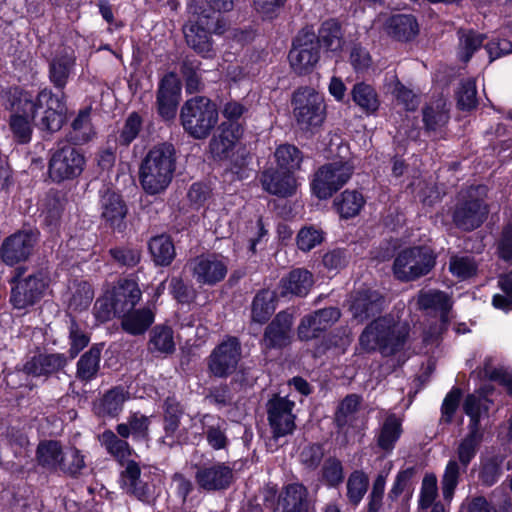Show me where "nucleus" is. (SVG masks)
<instances>
[{
	"label": "nucleus",
	"mask_w": 512,
	"mask_h": 512,
	"mask_svg": "<svg viewBox=\"0 0 512 512\" xmlns=\"http://www.w3.org/2000/svg\"><path fill=\"white\" fill-rule=\"evenodd\" d=\"M353 101L366 113L378 110L380 102L375 89L366 83H356L351 91Z\"/></svg>",
	"instance_id": "nucleus-49"
},
{
	"label": "nucleus",
	"mask_w": 512,
	"mask_h": 512,
	"mask_svg": "<svg viewBox=\"0 0 512 512\" xmlns=\"http://www.w3.org/2000/svg\"><path fill=\"white\" fill-rule=\"evenodd\" d=\"M150 350L160 353H172L175 350L173 331L167 326H156L149 341Z\"/></svg>",
	"instance_id": "nucleus-56"
},
{
	"label": "nucleus",
	"mask_w": 512,
	"mask_h": 512,
	"mask_svg": "<svg viewBox=\"0 0 512 512\" xmlns=\"http://www.w3.org/2000/svg\"><path fill=\"white\" fill-rule=\"evenodd\" d=\"M463 471L460 464L456 460H449L442 479H441V490L445 501L450 502L453 498L456 487L459 484L460 475Z\"/></svg>",
	"instance_id": "nucleus-55"
},
{
	"label": "nucleus",
	"mask_w": 512,
	"mask_h": 512,
	"mask_svg": "<svg viewBox=\"0 0 512 512\" xmlns=\"http://www.w3.org/2000/svg\"><path fill=\"white\" fill-rule=\"evenodd\" d=\"M449 120L448 108L443 99H437L429 103L423 109V122L428 131H436L443 127Z\"/></svg>",
	"instance_id": "nucleus-45"
},
{
	"label": "nucleus",
	"mask_w": 512,
	"mask_h": 512,
	"mask_svg": "<svg viewBox=\"0 0 512 512\" xmlns=\"http://www.w3.org/2000/svg\"><path fill=\"white\" fill-rule=\"evenodd\" d=\"M340 316V310L336 307L320 309L304 316L297 329L299 339L307 341L318 337L337 322Z\"/></svg>",
	"instance_id": "nucleus-16"
},
{
	"label": "nucleus",
	"mask_w": 512,
	"mask_h": 512,
	"mask_svg": "<svg viewBox=\"0 0 512 512\" xmlns=\"http://www.w3.org/2000/svg\"><path fill=\"white\" fill-rule=\"evenodd\" d=\"M194 277L199 283L213 285L221 281L226 273V265L218 258H195L191 263Z\"/></svg>",
	"instance_id": "nucleus-29"
},
{
	"label": "nucleus",
	"mask_w": 512,
	"mask_h": 512,
	"mask_svg": "<svg viewBox=\"0 0 512 512\" xmlns=\"http://www.w3.org/2000/svg\"><path fill=\"white\" fill-rule=\"evenodd\" d=\"M200 423L207 444L213 450H224L229 445L228 423L225 419L212 414H204Z\"/></svg>",
	"instance_id": "nucleus-25"
},
{
	"label": "nucleus",
	"mask_w": 512,
	"mask_h": 512,
	"mask_svg": "<svg viewBox=\"0 0 512 512\" xmlns=\"http://www.w3.org/2000/svg\"><path fill=\"white\" fill-rule=\"evenodd\" d=\"M438 496V485H437V477L435 474L430 473L426 474L423 477L421 489H420V497H419V508L427 509L431 507L435 502Z\"/></svg>",
	"instance_id": "nucleus-61"
},
{
	"label": "nucleus",
	"mask_w": 512,
	"mask_h": 512,
	"mask_svg": "<svg viewBox=\"0 0 512 512\" xmlns=\"http://www.w3.org/2000/svg\"><path fill=\"white\" fill-rule=\"evenodd\" d=\"M401 434V419L396 414L389 413L380 424L376 434L377 446L384 451L385 454H390L395 448Z\"/></svg>",
	"instance_id": "nucleus-33"
},
{
	"label": "nucleus",
	"mask_w": 512,
	"mask_h": 512,
	"mask_svg": "<svg viewBox=\"0 0 512 512\" xmlns=\"http://www.w3.org/2000/svg\"><path fill=\"white\" fill-rule=\"evenodd\" d=\"M458 35V57L459 59L467 63L474 53L481 48L486 36L482 33L474 31L473 29L460 28L457 31Z\"/></svg>",
	"instance_id": "nucleus-39"
},
{
	"label": "nucleus",
	"mask_w": 512,
	"mask_h": 512,
	"mask_svg": "<svg viewBox=\"0 0 512 512\" xmlns=\"http://www.w3.org/2000/svg\"><path fill=\"white\" fill-rule=\"evenodd\" d=\"M353 174L348 162H331L322 165L314 174L311 190L319 199H328L345 185Z\"/></svg>",
	"instance_id": "nucleus-8"
},
{
	"label": "nucleus",
	"mask_w": 512,
	"mask_h": 512,
	"mask_svg": "<svg viewBox=\"0 0 512 512\" xmlns=\"http://www.w3.org/2000/svg\"><path fill=\"white\" fill-rule=\"evenodd\" d=\"M218 120L217 105L205 96L188 99L180 110V121L184 131L197 140L207 138Z\"/></svg>",
	"instance_id": "nucleus-4"
},
{
	"label": "nucleus",
	"mask_w": 512,
	"mask_h": 512,
	"mask_svg": "<svg viewBox=\"0 0 512 512\" xmlns=\"http://www.w3.org/2000/svg\"><path fill=\"white\" fill-rule=\"evenodd\" d=\"M176 169V149L164 142L151 148L139 167V181L150 195L164 192L170 185Z\"/></svg>",
	"instance_id": "nucleus-1"
},
{
	"label": "nucleus",
	"mask_w": 512,
	"mask_h": 512,
	"mask_svg": "<svg viewBox=\"0 0 512 512\" xmlns=\"http://www.w3.org/2000/svg\"><path fill=\"white\" fill-rule=\"evenodd\" d=\"M384 29L390 37L397 41H410L419 32L416 18L407 14L392 15L386 20Z\"/></svg>",
	"instance_id": "nucleus-32"
},
{
	"label": "nucleus",
	"mask_w": 512,
	"mask_h": 512,
	"mask_svg": "<svg viewBox=\"0 0 512 512\" xmlns=\"http://www.w3.org/2000/svg\"><path fill=\"white\" fill-rule=\"evenodd\" d=\"M184 408L175 397H167L163 404V431L160 441L172 448L181 445L186 440V431L181 429V418Z\"/></svg>",
	"instance_id": "nucleus-14"
},
{
	"label": "nucleus",
	"mask_w": 512,
	"mask_h": 512,
	"mask_svg": "<svg viewBox=\"0 0 512 512\" xmlns=\"http://www.w3.org/2000/svg\"><path fill=\"white\" fill-rule=\"evenodd\" d=\"M281 512H308V490L299 483H290L283 487L278 497Z\"/></svg>",
	"instance_id": "nucleus-27"
},
{
	"label": "nucleus",
	"mask_w": 512,
	"mask_h": 512,
	"mask_svg": "<svg viewBox=\"0 0 512 512\" xmlns=\"http://www.w3.org/2000/svg\"><path fill=\"white\" fill-rule=\"evenodd\" d=\"M45 287L46 281L42 273L18 280L11 292L12 305L16 309H26L34 305L42 297Z\"/></svg>",
	"instance_id": "nucleus-15"
},
{
	"label": "nucleus",
	"mask_w": 512,
	"mask_h": 512,
	"mask_svg": "<svg viewBox=\"0 0 512 512\" xmlns=\"http://www.w3.org/2000/svg\"><path fill=\"white\" fill-rule=\"evenodd\" d=\"M100 205L101 218L105 224L113 230L123 231L126 227L127 206L122 197L113 191H106Z\"/></svg>",
	"instance_id": "nucleus-20"
},
{
	"label": "nucleus",
	"mask_w": 512,
	"mask_h": 512,
	"mask_svg": "<svg viewBox=\"0 0 512 512\" xmlns=\"http://www.w3.org/2000/svg\"><path fill=\"white\" fill-rule=\"evenodd\" d=\"M342 218H352L359 214L365 204L363 195L356 190H345L334 202Z\"/></svg>",
	"instance_id": "nucleus-48"
},
{
	"label": "nucleus",
	"mask_w": 512,
	"mask_h": 512,
	"mask_svg": "<svg viewBox=\"0 0 512 512\" xmlns=\"http://www.w3.org/2000/svg\"><path fill=\"white\" fill-rule=\"evenodd\" d=\"M191 18L183 27L187 45L203 58H213L215 49L211 34L225 32L226 23L220 14L203 9L198 4L189 5Z\"/></svg>",
	"instance_id": "nucleus-2"
},
{
	"label": "nucleus",
	"mask_w": 512,
	"mask_h": 512,
	"mask_svg": "<svg viewBox=\"0 0 512 512\" xmlns=\"http://www.w3.org/2000/svg\"><path fill=\"white\" fill-rule=\"evenodd\" d=\"M319 47L322 45L327 51L339 52L342 50L345 40L341 24L336 19L324 21L316 35Z\"/></svg>",
	"instance_id": "nucleus-36"
},
{
	"label": "nucleus",
	"mask_w": 512,
	"mask_h": 512,
	"mask_svg": "<svg viewBox=\"0 0 512 512\" xmlns=\"http://www.w3.org/2000/svg\"><path fill=\"white\" fill-rule=\"evenodd\" d=\"M108 291L112 296L118 316L132 310L142 297L137 282L132 279H121Z\"/></svg>",
	"instance_id": "nucleus-24"
},
{
	"label": "nucleus",
	"mask_w": 512,
	"mask_h": 512,
	"mask_svg": "<svg viewBox=\"0 0 512 512\" xmlns=\"http://www.w3.org/2000/svg\"><path fill=\"white\" fill-rule=\"evenodd\" d=\"M384 298L372 289L357 291L351 297L350 310L355 319L363 322L368 318L379 314L382 310Z\"/></svg>",
	"instance_id": "nucleus-21"
},
{
	"label": "nucleus",
	"mask_w": 512,
	"mask_h": 512,
	"mask_svg": "<svg viewBox=\"0 0 512 512\" xmlns=\"http://www.w3.org/2000/svg\"><path fill=\"white\" fill-rule=\"evenodd\" d=\"M281 284L282 295L292 294L302 297L307 295L312 287V274L307 270L295 269L281 280Z\"/></svg>",
	"instance_id": "nucleus-38"
},
{
	"label": "nucleus",
	"mask_w": 512,
	"mask_h": 512,
	"mask_svg": "<svg viewBox=\"0 0 512 512\" xmlns=\"http://www.w3.org/2000/svg\"><path fill=\"white\" fill-rule=\"evenodd\" d=\"M76 65V56L72 50H63L49 62V80L56 89L63 90Z\"/></svg>",
	"instance_id": "nucleus-26"
},
{
	"label": "nucleus",
	"mask_w": 512,
	"mask_h": 512,
	"mask_svg": "<svg viewBox=\"0 0 512 512\" xmlns=\"http://www.w3.org/2000/svg\"><path fill=\"white\" fill-rule=\"evenodd\" d=\"M101 347L92 346L77 362L76 376L81 381H91L100 370Z\"/></svg>",
	"instance_id": "nucleus-41"
},
{
	"label": "nucleus",
	"mask_w": 512,
	"mask_h": 512,
	"mask_svg": "<svg viewBox=\"0 0 512 512\" xmlns=\"http://www.w3.org/2000/svg\"><path fill=\"white\" fill-rule=\"evenodd\" d=\"M418 304L421 309L440 312L442 318L446 317L452 307L450 296L440 290L421 291L418 295Z\"/></svg>",
	"instance_id": "nucleus-43"
},
{
	"label": "nucleus",
	"mask_w": 512,
	"mask_h": 512,
	"mask_svg": "<svg viewBox=\"0 0 512 512\" xmlns=\"http://www.w3.org/2000/svg\"><path fill=\"white\" fill-rule=\"evenodd\" d=\"M409 327L395 322L392 317H381L371 322L359 337V344L366 352L379 351L390 356L403 348Z\"/></svg>",
	"instance_id": "nucleus-3"
},
{
	"label": "nucleus",
	"mask_w": 512,
	"mask_h": 512,
	"mask_svg": "<svg viewBox=\"0 0 512 512\" xmlns=\"http://www.w3.org/2000/svg\"><path fill=\"white\" fill-rule=\"evenodd\" d=\"M260 180L265 191L279 197L291 196L296 190V179L293 173L280 168L265 170Z\"/></svg>",
	"instance_id": "nucleus-23"
},
{
	"label": "nucleus",
	"mask_w": 512,
	"mask_h": 512,
	"mask_svg": "<svg viewBox=\"0 0 512 512\" xmlns=\"http://www.w3.org/2000/svg\"><path fill=\"white\" fill-rule=\"evenodd\" d=\"M487 397H480L470 394L465 398L463 409L470 417L469 429L479 430V422L482 414L486 413L489 409Z\"/></svg>",
	"instance_id": "nucleus-54"
},
{
	"label": "nucleus",
	"mask_w": 512,
	"mask_h": 512,
	"mask_svg": "<svg viewBox=\"0 0 512 512\" xmlns=\"http://www.w3.org/2000/svg\"><path fill=\"white\" fill-rule=\"evenodd\" d=\"M142 125V117L137 112L130 113L115 136L116 144L128 147L138 137Z\"/></svg>",
	"instance_id": "nucleus-51"
},
{
	"label": "nucleus",
	"mask_w": 512,
	"mask_h": 512,
	"mask_svg": "<svg viewBox=\"0 0 512 512\" xmlns=\"http://www.w3.org/2000/svg\"><path fill=\"white\" fill-rule=\"evenodd\" d=\"M84 167V155L73 145L66 144L52 151L48 175L53 182L62 183L79 177Z\"/></svg>",
	"instance_id": "nucleus-7"
},
{
	"label": "nucleus",
	"mask_w": 512,
	"mask_h": 512,
	"mask_svg": "<svg viewBox=\"0 0 512 512\" xmlns=\"http://www.w3.org/2000/svg\"><path fill=\"white\" fill-rule=\"evenodd\" d=\"M414 474L415 469L413 467L399 471L388 493V499L394 501L403 493H406L407 497L410 498L412 496L411 482Z\"/></svg>",
	"instance_id": "nucleus-60"
},
{
	"label": "nucleus",
	"mask_w": 512,
	"mask_h": 512,
	"mask_svg": "<svg viewBox=\"0 0 512 512\" xmlns=\"http://www.w3.org/2000/svg\"><path fill=\"white\" fill-rule=\"evenodd\" d=\"M37 240L36 231H18L3 241L0 256H30Z\"/></svg>",
	"instance_id": "nucleus-30"
},
{
	"label": "nucleus",
	"mask_w": 512,
	"mask_h": 512,
	"mask_svg": "<svg viewBox=\"0 0 512 512\" xmlns=\"http://www.w3.org/2000/svg\"><path fill=\"white\" fill-rule=\"evenodd\" d=\"M293 315L288 311L279 312L266 327L262 344L267 349H281L291 342Z\"/></svg>",
	"instance_id": "nucleus-18"
},
{
	"label": "nucleus",
	"mask_w": 512,
	"mask_h": 512,
	"mask_svg": "<svg viewBox=\"0 0 512 512\" xmlns=\"http://www.w3.org/2000/svg\"><path fill=\"white\" fill-rule=\"evenodd\" d=\"M295 404L285 397H274L267 404L268 421L274 439L287 436L295 429Z\"/></svg>",
	"instance_id": "nucleus-13"
},
{
	"label": "nucleus",
	"mask_w": 512,
	"mask_h": 512,
	"mask_svg": "<svg viewBox=\"0 0 512 512\" xmlns=\"http://www.w3.org/2000/svg\"><path fill=\"white\" fill-rule=\"evenodd\" d=\"M66 364L67 358L64 354H39L25 363L24 371L35 377H47L63 369Z\"/></svg>",
	"instance_id": "nucleus-28"
},
{
	"label": "nucleus",
	"mask_w": 512,
	"mask_h": 512,
	"mask_svg": "<svg viewBox=\"0 0 512 512\" xmlns=\"http://www.w3.org/2000/svg\"><path fill=\"white\" fill-rule=\"evenodd\" d=\"M122 329L131 335L144 334L149 327L153 324L155 319L154 312L148 308H140L129 310V312L121 314Z\"/></svg>",
	"instance_id": "nucleus-34"
},
{
	"label": "nucleus",
	"mask_w": 512,
	"mask_h": 512,
	"mask_svg": "<svg viewBox=\"0 0 512 512\" xmlns=\"http://www.w3.org/2000/svg\"><path fill=\"white\" fill-rule=\"evenodd\" d=\"M494 361V357L487 356L483 367L474 370L471 375L479 379L497 381L506 388L509 394H512V372L504 366H495Z\"/></svg>",
	"instance_id": "nucleus-37"
},
{
	"label": "nucleus",
	"mask_w": 512,
	"mask_h": 512,
	"mask_svg": "<svg viewBox=\"0 0 512 512\" xmlns=\"http://www.w3.org/2000/svg\"><path fill=\"white\" fill-rule=\"evenodd\" d=\"M195 469V482L206 492L226 490L234 481L233 469L225 462L195 465Z\"/></svg>",
	"instance_id": "nucleus-12"
},
{
	"label": "nucleus",
	"mask_w": 512,
	"mask_h": 512,
	"mask_svg": "<svg viewBox=\"0 0 512 512\" xmlns=\"http://www.w3.org/2000/svg\"><path fill=\"white\" fill-rule=\"evenodd\" d=\"M63 451L57 441L41 442L37 448L39 465L50 471H60L63 461Z\"/></svg>",
	"instance_id": "nucleus-40"
},
{
	"label": "nucleus",
	"mask_w": 512,
	"mask_h": 512,
	"mask_svg": "<svg viewBox=\"0 0 512 512\" xmlns=\"http://www.w3.org/2000/svg\"><path fill=\"white\" fill-rule=\"evenodd\" d=\"M293 117L301 130L310 131L320 127L326 117L323 96L314 88L304 86L296 89L291 98Z\"/></svg>",
	"instance_id": "nucleus-6"
},
{
	"label": "nucleus",
	"mask_w": 512,
	"mask_h": 512,
	"mask_svg": "<svg viewBox=\"0 0 512 512\" xmlns=\"http://www.w3.org/2000/svg\"><path fill=\"white\" fill-rule=\"evenodd\" d=\"M288 59L297 74L301 75L312 71L320 59L319 41H317L314 31L308 28L299 31L293 40Z\"/></svg>",
	"instance_id": "nucleus-9"
},
{
	"label": "nucleus",
	"mask_w": 512,
	"mask_h": 512,
	"mask_svg": "<svg viewBox=\"0 0 512 512\" xmlns=\"http://www.w3.org/2000/svg\"><path fill=\"white\" fill-rule=\"evenodd\" d=\"M347 498L353 505H358L367 492L369 478L361 470L353 471L347 479Z\"/></svg>",
	"instance_id": "nucleus-53"
},
{
	"label": "nucleus",
	"mask_w": 512,
	"mask_h": 512,
	"mask_svg": "<svg viewBox=\"0 0 512 512\" xmlns=\"http://www.w3.org/2000/svg\"><path fill=\"white\" fill-rule=\"evenodd\" d=\"M322 477L328 486H338L344 479L342 463L333 457L326 459L322 466Z\"/></svg>",
	"instance_id": "nucleus-63"
},
{
	"label": "nucleus",
	"mask_w": 512,
	"mask_h": 512,
	"mask_svg": "<svg viewBox=\"0 0 512 512\" xmlns=\"http://www.w3.org/2000/svg\"><path fill=\"white\" fill-rule=\"evenodd\" d=\"M179 93L180 87L176 75L172 72L164 75L156 93L157 112L163 120L170 121L175 118Z\"/></svg>",
	"instance_id": "nucleus-17"
},
{
	"label": "nucleus",
	"mask_w": 512,
	"mask_h": 512,
	"mask_svg": "<svg viewBox=\"0 0 512 512\" xmlns=\"http://www.w3.org/2000/svg\"><path fill=\"white\" fill-rule=\"evenodd\" d=\"M20 102L25 103L32 118H37L42 110L41 117L35 123L39 129L51 133L61 129L66 114L64 95L59 96L45 88L38 93L34 100L25 92L24 95H20Z\"/></svg>",
	"instance_id": "nucleus-5"
},
{
	"label": "nucleus",
	"mask_w": 512,
	"mask_h": 512,
	"mask_svg": "<svg viewBox=\"0 0 512 512\" xmlns=\"http://www.w3.org/2000/svg\"><path fill=\"white\" fill-rule=\"evenodd\" d=\"M457 106L461 110H471L477 106L476 83L472 79L460 82L456 91Z\"/></svg>",
	"instance_id": "nucleus-59"
},
{
	"label": "nucleus",
	"mask_w": 512,
	"mask_h": 512,
	"mask_svg": "<svg viewBox=\"0 0 512 512\" xmlns=\"http://www.w3.org/2000/svg\"><path fill=\"white\" fill-rule=\"evenodd\" d=\"M126 438H119L113 431L105 430L99 437L102 446L119 462L129 461L132 449Z\"/></svg>",
	"instance_id": "nucleus-47"
},
{
	"label": "nucleus",
	"mask_w": 512,
	"mask_h": 512,
	"mask_svg": "<svg viewBox=\"0 0 512 512\" xmlns=\"http://www.w3.org/2000/svg\"><path fill=\"white\" fill-rule=\"evenodd\" d=\"M129 398L127 389L121 386L108 390L95 404V412L99 416L116 417L123 409V405Z\"/></svg>",
	"instance_id": "nucleus-35"
},
{
	"label": "nucleus",
	"mask_w": 512,
	"mask_h": 512,
	"mask_svg": "<svg viewBox=\"0 0 512 512\" xmlns=\"http://www.w3.org/2000/svg\"><path fill=\"white\" fill-rule=\"evenodd\" d=\"M435 265L434 258H395V276L403 281H411L426 275Z\"/></svg>",
	"instance_id": "nucleus-31"
},
{
	"label": "nucleus",
	"mask_w": 512,
	"mask_h": 512,
	"mask_svg": "<svg viewBox=\"0 0 512 512\" xmlns=\"http://www.w3.org/2000/svg\"><path fill=\"white\" fill-rule=\"evenodd\" d=\"M180 73L188 93L199 92L202 87L201 62L193 56H185L180 64Z\"/></svg>",
	"instance_id": "nucleus-42"
},
{
	"label": "nucleus",
	"mask_w": 512,
	"mask_h": 512,
	"mask_svg": "<svg viewBox=\"0 0 512 512\" xmlns=\"http://www.w3.org/2000/svg\"><path fill=\"white\" fill-rule=\"evenodd\" d=\"M449 270L459 280H466L477 274L478 263L474 258H451Z\"/></svg>",
	"instance_id": "nucleus-62"
},
{
	"label": "nucleus",
	"mask_w": 512,
	"mask_h": 512,
	"mask_svg": "<svg viewBox=\"0 0 512 512\" xmlns=\"http://www.w3.org/2000/svg\"><path fill=\"white\" fill-rule=\"evenodd\" d=\"M482 189V187H471L467 191V196L456 204L452 218L457 228L472 231L486 220L489 213L488 206L483 199L474 195Z\"/></svg>",
	"instance_id": "nucleus-11"
},
{
	"label": "nucleus",
	"mask_w": 512,
	"mask_h": 512,
	"mask_svg": "<svg viewBox=\"0 0 512 512\" xmlns=\"http://www.w3.org/2000/svg\"><path fill=\"white\" fill-rule=\"evenodd\" d=\"M95 132L90 118V109L80 110L76 118L71 123L69 139L74 144H85L92 139Z\"/></svg>",
	"instance_id": "nucleus-44"
},
{
	"label": "nucleus",
	"mask_w": 512,
	"mask_h": 512,
	"mask_svg": "<svg viewBox=\"0 0 512 512\" xmlns=\"http://www.w3.org/2000/svg\"><path fill=\"white\" fill-rule=\"evenodd\" d=\"M275 159L280 169L294 173L300 168L303 155L296 146L283 144L276 149Z\"/></svg>",
	"instance_id": "nucleus-50"
},
{
	"label": "nucleus",
	"mask_w": 512,
	"mask_h": 512,
	"mask_svg": "<svg viewBox=\"0 0 512 512\" xmlns=\"http://www.w3.org/2000/svg\"><path fill=\"white\" fill-rule=\"evenodd\" d=\"M481 441L479 430L469 429V434L461 441L458 446L457 454L463 471L475 457L477 448Z\"/></svg>",
	"instance_id": "nucleus-57"
},
{
	"label": "nucleus",
	"mask_w": 512,
	"mask_h": 512,
	"mask_svg": "<svg viewBox=\"0 0 512 512\" xmlns=\"http://www.w3.org/2000/svg\"><path fill=\"white\" fill-rule=\"evenodd\" d=\"M150 426L149 417L138 412L131 414L126 423H120L116 426V431L122 438H128L132 435L134 438H146Z\"/></svg>",
	"instance_id": "nucleus-46"
},
{
	"label": "nucleus",
	"mask_w": 512,
	"mask_h": 512,
	"mask_svg": "<svg viewBox=\"0 0 512 512\" xmlns=\"http://www.w3.org/2000/svg\"><path fill=\"white\" fill-rule=\"evenodd\" d=\"M127 492L143 503L151 504L155 500V487L141 477V470L135 461H128L123 472Z\"/></svg>",
	"instance_id": "nucleus-22"
},
{
	"label": "nucleus",
	"mask_w": 512,
	"mask_h": 512,
	"mask_svg": "<svg viewBox=\"0 0 512 512\" xmlns=\"http://www.w3.org/2000/svg\"><path fill=\"white\" fill-rule=\"evenodd\" d=\"M9 94L12 95L14 99L18 100L17 110L10 115V130L17 143L27 144L31 141L33 132L31 120L34 118L31 117V113L27 109V106H25V103L20 102V95H24L25 93L21 92L18 88H11Z\"/></svg>",
	"instance_id": "nucleus-19"
},
{
	"label": "nucleus",
	"mask_w": 512,
	"mask_h": 512,
	"mask_svg": "<svg viewBox=\"0 0 512 512\" xmlns=\"http://www.w3.org/2000/svg\"><path fill=\"white\" fill-rule=\"evenodd\" d=\"M296 241L298 248L306 253L323 241V232L314 227H304L298 232Z\"/></svg>",
	"instance_id": "nucleus-64"
},
{
	"label": "nucleus",
	"mask_w": 512,
	"mask_h": 512,
	"mask_svg": "<svg viewBox=\"0 0 512 512\" xmlns=\"http://www.w3.org/2000/svg\"><path fill=\"white\" fill-rule=\"evenodd\" d=\"M275 310L274 294L262 290L256 294L252 303V319L257 323H264Z\"/></svg>",
	"instance_id": "nucleus-52"
},
{
	"label": "nucleus",
	"mask_w": 512,
	"mask_h": 512,
	"mask_svg": "<svg viewBox=\"0 0 512 512\" xmlns=\"http://www.w3.org/2000/svg\"><path fill=\"white\" fill-rule=\"evenodd\" d=\"M241 357L240 341L229 336L211 351L207 358L208 371L214 377L227 378L237 370Z\"/></svg>",
	"instance_id": "nucleus-10"
},
{
	"label": "nucleus",
	"mask_w": 512,
	"mask_h": 512,
	"mask_svg": "<svg viewBox=\"0 0 512 512\" xmlns=\"http://www.w3.org/2000/svg\"><path fill=\"white\" fill-rule=\"evenodd\" d=\"M361 402L362 398L357 394H349L341 401L336 412V422L338 426H345L352 423Z\"/></svg>",
	"instance_id": "nucleus-58"
}]
</instances>
